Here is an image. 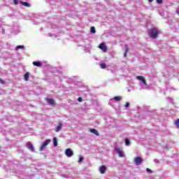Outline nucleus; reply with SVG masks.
Instances as JSON below:
<instances>
[{
  "mask_svg": "<svg viewBox=\"0 0 179 179\" xmlns=\"http://www.w3.org/2000/svg\"><path fill=\"white\" fill-rule=\"evenodd\" d=\"M176 13H177V15H178V16H179V8H177V9H176Z\"/></svg>",
  "mask_w": 179,
  "mask_h": 179,
  "instance_id": "34",
  "label": "nucleus"
},
{
  "mask_svg": "<svg viewBox=\"0 0 179 179\" xmlns=\"http://www.w3.org/2000/svg\"><path fill=\"white\" fill-rule=\"evenodd\" d=\"M157 36H159V29L157 28H152L150 32V37L151 38H157Z\"/></svg>",
  "mask_w": 179,
  "mask_h": 179,
  "instance_id": "2",
  "label": "nucleus"
},
{
  "mask_svg": "<svg viewBox=\"0 0 179 179\" xmlns=\"http://www.w3.org/2000/svg\"><path fill=\"white\" fill-rule=\"evenodd\" d=\"M173 90H174V88L170 87L169 86L166 87V92H173Z\"/></svg>",
  "mask_w": 179,
  "mask_h": 179,
  "instance_id": "23",
  "label": "nucleus"
},
{
  "mask_svg": "<svg viewBox=\"0 0 179 179\" xmlns=\"http://www.w3.org/2000/svg\"><path fill=\"white\" fill-rule=\"evenodd\" d=\"M142 162H143V159L141 157L134 158V163L136 166H141V164H142Z\"/></svg>",
  "mask_w": 179,
  "mask_h": 179,
  "instance_id": "5",
  "label": "nucleus"
},
{
  "mask_svg": "<svg viewBox=\"0 0 179 179\" xmlns=\"http://www.w3.org/2000/svg\"><path fill=\"white\" fill-rule=\"evenodd\" d=\"M0 149H1V147H0Z\"/></svg>",
  "mask_w": 179,
  "mask_h": 179,
  "instance_id": "38",
  "label": "nucleus"
},
{
  "mask_svg": "<svg viewBox=\"0 0 179 179\" xmlns=\"http://www.w3.org/2000/svg\"><path fill=\"white\" fill-rule=\"evenodd\" d=\"M53 145L55 146V148H57V146H58V139H57L56 137L53 138Z\"/></svg>",
  "mask_w": 179,
  "mask_h": 179,
  "instance_id": "16",
  "label": "nucleus"
},
{
  "mask_svg": "<svg viewBox=\"0 0 179 179\" xmlns=\"http://www.w3.org/2000/svg\"><path fill=\"white\" fill-rule=\"evenodd\" d=\"M65 155L67 157H72L73 156V151L71 148H67L65 151Z\"/></svg>",
  "mask_w": 179,
  "mask_h": 179,
  "instance_id": "6",
  "label": "nucleus"
},
{
  "mask_svg": "<svg viewBox=\"0 0 179 179\" xmlns=\"http://www.w3.org/2000/svg\"><path fill=\"white\" fill-rule=\"evenodd\" d=\"M63 125L62 122H59L58 126L55 129V132H59V131L62 129Z\"/></svg>",
  "mask_w": 179,
  "mask_h": 179,
  "instance_id": "12",
  "label": "nucleus"
},
{
  "mask_svg": "<svg viewBox=\"0 0 179 179\" xmlns=\"http://www.w3.org/2000/svg\"><path fill=\"white\" fill-rule=\"evenodd\" d=\"M164 76L165 79H166L168 80H170L171 76H170V73H169V72L164 73Z\"/></svg>",
  "mask_w": 179,
  "mask_h": 179,
  "instance_id": "17",
  "label": "nucleus"
},
{
  "mask_svg": "<svg viewBox=\"0 0 179 179\" xmlns=\"http://www.w3.org/2000/svg\"><path fill=\"white\" fill-rule=\"evenodd\" d=\"M146 171L147 173H152V169L147 168Z\"/></svg>",
  "mask_w": 179,
  "mask_h": 179,
  "instance_id": "30",
  "label": "nucleus"
},
{
  "mask_svg": "<svg viewBox=\"0 0 179 179\" xmlns=\"http://www.w3.org/2000/svg\"><path fill=\"white\" fill-rule=\"evenodd\" d=\"M157 1V3H159V5L163 3V0H156Z\"/></svg>",
  "mask_w": 179,
  "mask_h": 179,
  "instance_id": "26",
  "label": "nucleus"
},
{
  "mask_svg": "<svg viewBox=\"0 0 179 179\" xmlns=\"http://www.w3.org/2000/svg\"><path fill=\"white\" fill-rule=\"evenodd\" d=\"M90 32L94 34V33H96V28L94 27H91Z\"/></svg>",
  "mask_w": 179,
  "mask_h": 179,
  "instance_id": "22",
  "label": "nucleus"
},
{
  "mask_svg": "<svg viewBox=\"0 0 179 179\" xmlns=\"http://www.w3.org/2000/svg\"><path fill=\"white\" fill-rule=\"evenodd\" d=\"M106 171H107V166L102 165L99 167V172L101 174H106Z\"/></svg>",
  "mask_w": 179,
  "mask_h": 179,
  "instance_id": "8",
  "label": "nucleus"
},
{
  "mask_svg": "<svg viewBox=\"0 0 179 179\" xmlns=\"http://www.w3.org/2000/svg\"><path fill=\"white\" fill-rule=\"evenodd\" d=\"M90 132H91V134H94L96 136H100V134H99V131H97L96 129H90Z\"/></svg>",
  "mask_w": 179,
  "mask_h": 179,
  "instance_id": "14",
  "label": "nucleus"
},
{
  "mask_svg": "<svg viewBox=\"0 0 179 179\" xmlns=\"http://www.w3.org/2000/svg\"><path fill=\"white\" fill-rule=\"evenodd\" d=\"M167 99L169 100V101L170 103H171V101H173V99L170 98V97H168Z\"/></svg>",
  "mask_w": 179,
  "mask_h": 179,
  "instance_id": "32",
  "label": "nucleus"
},
{
  "mask_svg": "<svg viewBox=\"0 0 179 179\" xmlns=\"http://www.w3.org/2000/svg\"><path fill=\"white\" fill-rule=\"evenodd\" d=\"M155 0H148V2L150 3H152V2H153Z\"/></svg>",
  "mask_w": 179,
  "mask_h": 179,
  "instance_id": "35",
  "label": "nucleus"
},
{
  "mask_svg": "<svg viewBox=\"0 0 179 179\" xmlns=\"http://www.w3.org/2000/svg\"><path fill=\"white\" fill-rule=\"evenodd\" d=\"M115 151L116 152V153H117V155H119L120 157H124V152L122 151H121V150H120V148H115Z\"/></svg>",
  "mask_w": 179,
  "mask_h": 179,
  "instance_id": "9",
  "label": "nucleus"
},
{
  "mask_svg": "<svg viewBox=\"0 0 179 179\" xmlns=\"http://www.w3.org/2000/svg\"><path fill=\"white\" fill-rule=\"evenodd\" d=\"M50 143L51 139H47L45 141H44L40 148V152H43V150H44V148L48 146Z\"/></svg>",
  "mask_w": 179,
  "mask_h": 179,
  "instance_id": "4",
  "label": "nucleus"
},
{
  "mask_svg": "<svg viewBox=\"0 0 179 179\" xmlns=\"http://www.w3.org/2000/svg\"><path fill=\"white\" fill-rule=\"evenodd\" d=\"M33 65L34 66H38V67H40V66H42V65H43V64H41V62H38V61H37V62H33Z\"/></svg>",
  "mask_w": 179,
  "mask_h": 179,
  "instance_id": "15",
  "label": "nucleus"
},
{
  "mask_svg": "<svg viewBox=\"0 0 179 179\" xmlns=\"http://www.w3.org/2000/svg\"><path fill=\"white\" fill-rule=\"evenodd\" d=\"M27 149H29V150H30L31 152H36V150H34V146L33 144H31V143H30V142H27Z\"/></svg>",
  "mask_w": 179,
  "mask_h": 179,
  "instance_id": "7",
  "label": "nucleus"
},
{
  "mask_svg": "<svg viewBox=\"0 0 179 179\" xmlns=\"http://www.w3.org/2000/svg\"><path fill=\"white\" fill-rule=\"evenodd\" d=\"M24 80L27 81L29 80V78L30 76V73L27 72L24 74Z\"/></svg>",
  "mask_w": 179,
  "mask_h": 179,
  "instance_id": "19",
  "label": "nucleus"
},
{
  "mask_svg": "<svg viewBox=\"0 0 179 179\" xmlns=\"http://www.w3.org/2000/svg\"><path fill=\"white\" fill-rule=\"evenodd\" d=\"M125 47H126V50H125L124 57H127V52H128V48L127 47V45Z\"/></svg>",
  "mask_w": 179,
  "mask_h": 179,
  "instance_id": "27",
  "label": "nucleus"
},
{
  "mask_svg": "<svg viewBox=\"0 0 179 179\" xmlns=\"http://www.w3.org/2000/svg\"><path fill=\"white\" fill-rule=\"evenodd\" d=\"M84 160L83 157H80L79 160H78V163H82V162Z\"/></svg>",
  "mask_w": 179,
  "mask_h": 179,
  "instance_id": "25",
  "label": "nucleus"
},
{
  "mask_svg": "<svg viewBox=\"0 0 179 179\" xmlns=\"http://www.w3.org/2000/svg\"><path fill=\"white\" fill-rule=\"evenodd\" d=\"M154 162H155V163H159V160H157V159H155Z\"/></svg>",
  "mask_w": 179,
  "mask_h": 179,
  "instance_id": "36",
  "label": "nucleus"
},
{
  "mask_svg": "<svg viewBox=\"0 0 179 179\" xmlns=\"http://www.w3.org/2000/svg\"><path fill=\"white\" fill-rule=\"evenodd\" d=\"M0 83H1V85H3L5 83V81H3L2 78H0Z\"/></svg>",
  "mask_w": 179,
  "mask_h": 179,
  "instance_id": "31",
  "label": "nucleus"
},
{
  "mask_svg": "<svg viewBox=\"0 0 179 179\" xmlns=\"http://www.w3.org/2000/svg\"><path fill=\"white\" fill-rule=\"evenodd\" d=\"M53 36L57 37V36H55V35H53Z\"/></svg>",
  "mask_w": 179,
  "mask_h": 179,
  "instance_id": "37",
  "label": "nucleus"
},
{
  "mask_svg": "<svg viewBox=\"0 0 179 179\" xmlns=\"http://www.w3.org/2000/svg\"><path fill=\"white\" fill-rule=\"evenodd\" d=\"M124 107H126V108H128V107H129V102H127Z\"/></svg>",
  "mask_w": 179,
  "mask_h": 179,
  "instance_id": "29",
  "label": "nucleus"
},
{
  "mask_svg": "<svg viewBox=\"0 0 179 179\" xmlns=\"http://www.w3.org/2000/svg\"><path fill=\"white\" fill-rule=\"evenodd\" d=\"M15 50H16V51H18V50H24V45H17L15 48Z\"/></svg>",
  "mask_w": 179,
  "mask_h": 179,
  "instance_id": "18",
  "label": "nucleus"
},
{
  "mask_svg": "<svg viewBox=\"0 0 179 179\" xmlns=\"http://www.w3.org/2000/svg\"><path fill=\"white\" fill-rule=\"evenodd\" d=\"M138 80H140L139 86L141 89H148L149 86L146 83V80H145V78L142 76H137Z\"/></svg>",
  "mask_w": 179,
  "mask_h": 179,
  "instance_id": "1",
  "label": "nucleus"
},
{
  "mask_svg": "<svg viewBox=\"0 0 179 179\" xmlns=\"http://www.w3.org/2000/svg\"><path fill=\"white\" fill-rule=\"evenodd\" d=\"M175 125H176V128H178V129H179V119H177V120L175 121Z\"/></svg>",
  "mask_w": 179,
  "mask_h": 179,
  "instance_id": "24",
  "label": "nucleus"
},
{
  "mask_svg": "<svg viewBox=\"0 0 179 179\" xmlns=\"http://www.w3.org/2000/svg\"><path fill=\"white\" fill-rule=\"evenodd\" d=\"M13 1L14 3V5H19V3H20L21 5H22V6H26V8H30V6H31V4L26 1H22L19 0H13Z\"/></svg>",
  "mask_w": 179,
  "mask_h": 179,
  "instance_id": "3",
  "label": "nucleus"
},
{
  "mask_svg": "<svg viewBox=\"0 0 179 179\" xmlns=\"http://www.w3.org/2000/svg\"><path fill=\"white\" fill-rule=\"evenodd\" d=\"M100 66H101V69H106V68H107V64H106V63H101L100 64Z\"/></svg>",
  "mask_w": 179,
  "mask_h": 179,
  "instance_id": "21",
  "label": "nucleus"
},
{
  "mask_svg": "<svg viewBox=\"0 0 179 179\" xmlns=\"http://www.w3.org/2000/svg\"><path fill=\"white\" fill-rule=\"evenodd\" d=\"M99 48L100 50H102V51H103V52H106V51H107V46L106 45V43H102L99 45Z\"/></svg>",
  "mask_w": 179,
  "mask_h": 179,
  "instance_id": "10",
  "label": "nucleus"
},
{
  "mask_svg": "<svg viewBox=\"0 0 179 179\" xmlns=\"http://www.w3.org/2000/svg\"><path fill=\"white\" fill-rule=\"evenodd\" d=\"M83 99H82V97H78V101H79V103H82Z\"/></svg>",
  "mask_w": 179,
  "mask_h": 179,
  "instance_id": "28",
  "label": "nucleus"
},
{
  "mask_svg": "<svg viewBox=\"0 0 179 179\" xmlns=\"http://www.w3.org/2000/svg\"><path fill=\"white\" fill-rule=\"evenodd\" d=\"M124 142H125L126 146H129V145H131V141H129V139L128 138H125Z\"/></svg>",
  "mask_w": 179,
  "mask_h": 179,
  "instance_id": "20",
  "label": "nucleus"
},
{
  "mask_svg": "<svg viewBox=\"0 0 179 179\" xmlns=\"http://www.w3.org/2000/svg\"><path fill=\"white\" fill-rule=\"evenodd\" d=\"M52 29H57V26L55 24L52 25Z\"/></svg>",
  "mask_w": 179,
  "mask_h": 179,
  "instance_id": "33",
  "label": "nucleus"
},
{
  "mask_svg": "<svg viewBox=\"0 0 179 179\" xmlns=\"http://www.w3.org/2000/svg\"><path fill=\"white\" fill-rule=\"evenodd\" d=\"M113 100H115V101H121V100H122V96H115L113 99H110L109 101V104H111V101H113Z\"/></svg>",
  "mask_w": 179,
  "mask_h": 179,
  "instance_id": "11",
  "label": "nucleus"
},
{
  "mask_svg": "<svg viewBox=\"0 0 179 179\" xmlns=\"http://www.w3.org/2000/svg\"><path fill=\"white\" fill-rule=\"evenodd\" d=\"M46 101L50 105V106H55V101L52 99L47 98Z\"/></svg>",
  "mask_w": 179,
  "mask_h": 179,
  "instance_id": "13",
  "label": "nucleus"
}]
</instances>
